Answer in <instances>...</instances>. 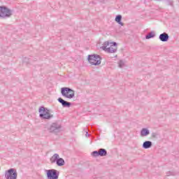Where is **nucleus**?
Here are the masks:
<instances>
[{
	"instance_id": "nucleus-1",
	"label": "nucleus",
	"mask_w": 179,
	"mask_h": 179,
	"mask_svg": "<svg viewBox=\"0 0 179 179\" xmlns=\"http://www.w3.org/2000/svg\"><path fill=\"white\" fill-rule=\"evenodd\" d=\"M38 111L39 117L41 120H51V118L54 117V115L50 113V110L44 106H41Z\"/></svg>"
},
{
	"instance_id": "nucleus-2",
	"label": "nucleus",
	"mask_w": 179,
	"mask_h": 179,
	"mask_svg": "<svg viewBox=\"0 0 179 179\" xmlns=\"http://www.w3.org/2000/svg\"><path fill=\"white\" fill-rule=\"evenodd\" d=\"M13 15V10L12 9L5 6H0V17L1 19H8Z\"/></svg>"
},
{
	"instance_id": "nucleus-3",
	"label": "nucleus",
	"mask_w": 179,
	"mask_h": 179,
	"mask_svg": "<svg viewBox=\"0 0 179 179\" xmlns=\"http://www.w3.org/2000/svg\"><path fill=\"white\" fill-rule=\"evenodd\" d=\"M62 96L66 99H73L75 97V90L69 87H62L61 89Z\"/></svg>"
},
{
	"instance_id": "nucleus-4",
	"label": "nucleus",
	"mask_w": 179,
	"mask_h": 179,
	"mask_svg": "<svg viewBox=\"0 0 179 179\" xmlns=\"http://www.w3.org/2000/svg\"><path fill=\"white\" fill-rule=\"evenodd\" d=\"M88 62L91 65H100L101 64V57L99 55H90L88 56Z\"/></svg>"
},
{
	"instance_id": "nucleus-5",
	"label": "nucleus",
	"mask_w": 179,
	"mask_h": 179,
	"mask_svg": "<svg viewBox=\"0 0 179 179\" xmlns=\"http://www.w3.org/2000/svg\"><path fill=\"white\" fill-rule=\"evenodd\" d=\"M4 177L6 179H17V171L15 169L11 168L6 171Z\"/></svg>"
},
{
	"instance_id": "nucleus-6",
	"label": "nucleus",
	"mask_w": 179,
	"mask_h": 179,
	"mask_svg": "<svg viewBox=\"0 0 179 179\" xmlns=\"http://www.w3.org/2000/svg\"><path fill=\"white\" fill-rule=\"evenodd\" d=\"M46 173L47 179H58L59 172L56 169H49L45 171Z\"/></svg>"
},
{
	"instance_id": "nucleus-7",
	"label": "nucleus",
	"mask_w": 179,
	"mask_h": 179,
	"mask_svg": "<svg viewBox=\"0 0 179 179\" xmlns=\"http://www.w3.org/2000/svg\"><path fill=\"white\" fill-rule=\"evenodd\" d=\"M61 128H62V127L60 124L52 123L48 130L52 134H58V132H61Z\"/></svg>"
},
{
	"instance_id": "nucleus-8",
	"label": "nucleus",
	"mask_w": 179,
	"mask_h": 179,
	"mask_svg": "<svg viewBox=\"0 0 179 179\" xmlns=\"http://www.w3.org/2000/svg\"><path fill=\"white\" fill-rule=\"evenodd\" d=\"M112 45H117V43L115 42H108L106 41L103 43V45L101 47V50L105 51V52H108V50H110V47H113Z\"/></svg>"
},
{
	"instance_id": "nucleus-9",
	"label": "nucleus",
	"mask_w": 179,
	"mask_h": 179,
	"mask_svg": "<svg viewBox=\"0 0 179 179\" xmlns=\"http://www.w3.org/2000/svg\"><path fill=\"white\" fill-rule=\"evenodd\" d=\"M159 38L160 41H162L163 43H166L169 41V38H170V36H169V34L164 32L159 35Z\"/></svg>"
},
{
	"instance_id": "nucleus-10",
	"label": "nucleus",
	"mask_w": 179,
	"mask_h": 179,
	"mask_svg": "<svg viewBox=\"0 0 179 179\" xmlns=\"http://www.w3.org/2000/svg\"><path fill=\"white\" fill-rule=\"evenodd\" d=\"M59 103H62V107H71V102H68L65 100H64L62 98H59L58 99Z\"/></svg>"
},
{
	"instance_id": "nucleus-11",
	"label": "nucleus",
	"mask_w": 179,
	"mask_h": 179,
	"mask_svg": "<svg viewBox=\"0 0 179 179\" xmlns=\"http://www.w3.org/2000/svg\"><path fill=\"white\" fill-rule=\"evenodd\" d=\"M59 155L57 153L54 154L50 158V162L51 164H55V163H57V160L59 159Z\"/></svg>"
},
{
	"instance_id": "nucleus-12",
	"label": "nucleus",
	"mask_w": 179,
	"mask_h": 179,
	"mask_svg": "<svg viewBox=\"0 0 179 179\" xmlns=\"http://www.w3.org/2000/svg\"><path fill=\"white\" fill-rule=\"evenodd\" d=\"M150 134V131L147 128H143L140 132L141 136H148Z\"/></svg>"
},
{
	"instance_id": "nucleus-13",
	"label": "nucleus",
	"mask_w": 179,
	"mask_h": 179,
	"mask_svg": "<svg viewBox=\"0 0 179 179\" xmlns=\"http://www.w3.org/2000/svg\"><path fill=\"white\" fill-rule=\"evenodd\" d=\"M115 20L120 26H124V22H121V20H122V15H116Z\"/></svg>"
},
{
	"instance_id": "nucleus-14",
	"label": "nucleus",
	"mask_w": 179,
	"mask_h": 179,
	"mask_svg": "<svg viewBox=\"0 0 179 179\" xmlns=\"http://www.w3.org/2000/svg\"><path fill=\"white\" fill-rule=\"evenodd\" d=\"M109 54H114V52H117V43L116 45H112V46L110 48V49L108 50V52Z\"/></svg>"
},
{
	"instance_id": "nucleus-15",
	"label": "nucleus",
	"mask_w": 179,
	"mask_h": 179,
	"mask_svg": "<svg viewBox=\"0 0 179 179\" xmlns=\"http://www.w3.org/2000/svg\"><path fill=\"white\" fill-rule=\"evenodd\" d=\"M57 166L59 167H62V166H65V160L61 157L58 159L57 162H56Z\"/></svg>"
},
{
	"instance_id": "nucleus-16",
	"label": "nucleus",
	"mask_w": 179,
	"mask_h": 179,
	"mask_svg": "<svg viewBox=\"0 0 179 179\" xmlns=\"http://www.w3.org/2000/svg\"><path fill=\"white\" fill-rule=\"evenodd\" d=\"M143 149H150V148H152V141H145L143 143Z\"/></svg>"
},
{
	"instance_id": "nucleus-17",
	"label": "nucleus",
	"mask_w": 179,
	"mask_h": 179,
	"mask_svg": "<svg viewBox=\"0 0 179 179\" xmlns=\"http://www.w3.org/2000/svg\"><path fill=\"white\" fill-rule=\"evenodd\" d=\"M98 151H99V156H101V157L107 156V150L106 149L101 148Z\"/></svg>"
},
{
	"instance_id": "nucleus-18",
	"label": "nucleus",
	"mask_w": 179,
	"mask_h": 179,
	"mask_svg": "<svg viewBox=\"0 0 179 179\" xmlns=\"http://www.w3.org/2000/svg\"><path fill=\"white\" fill-rule=\"evenodd\" d=\"M155 36V31H150L145 36V38L146 40H149L150 38H153Z\"/></svg>"
},
{
	"instance_id": "nucleus-19",
	"label": "nucleus",
	"mask_w": 179,
	"mask_h": 179,
	"mask_svg": "<svg viewBox=\"0 0 179 179\" xmlns=\"http://www.w3.org/2000/svg\"><path fill=\"white\" fill-rule=\"evenodd\" d=\"M125 65V63H124V61L122 60H120L119 62H118V66L119 68H124V66Z\"/></svg>"
},
{
	"instance_id": "nucleus-20",
	"label": "nucleus",
	"mask_w": 179,
	"mask_h": 179,
	"mask_svg": "<svg viewBox=\"0 0 179 179\" xmlns=\"http://www.w3.org/2000/svg\"><path fill=\"white\" fill-rule=\"evenodd\" d=\"M92 155L94 157H98V156H100L99 154V150L92 152Z\"/></svg>"
},
{
	"instance_id": "nucleus-21",
	"label": "nucleus",
	"mask_w": 179,
	"mask_h": 179,
	"mask_svg": "<svg viewBox=\"0 0 179 179\" xmlns=\"http://www.w3.org/2000/svg\"><path fill=\"white\" fill-rule=\"evenodd\" d=\"M152 138H154L155 139L157 138V136H159V134L156 132H153L151 134Z\"/></svg>"
},
{
	"instance_id": "nucleus-22",
	"label": "nucleus",
	"mask_w": 179,
	"mask_h": 179,
	"mask_svg": "<svg viewBox=\"0 0 179 179\" xmlns=\"http://www.w3.org/2000/svg\"><path fill=\"white\" fill-rule=\"evenodd\" d=\"M166 176H168V177H170V176H176V172L169 171V172L166 173Z\"/></svg>"
},
{
	"instance_id": "nucleus-23",
	"label": "nucleus",
	"mask_w": 179,
	"mask_h": 179,
	"mask_svg": "<svg viewBox=\"0 0 179 179\" xmlns=\"http://www.w3.org/2000/svg\"><path fill=\"white\" fill-rule=\"evenodd\" d=\"M23 62H25L26 64H29V59L27 57H25L24 59H23Z\"/></svg>"
},
{
	"instance_id": "nucleus-24",
	"label": "nucleus",
	"mask_w": 179,
	"mask_h": 179,
	"mask_svg": "<svg viewBox=\"0 0 179 179\" xmlns=\"http://www.w3.org/2000/svg\"><path fill=\"white\" fill-rule=\"evenodd\" d=\"M85 136H90L89 132H86Z\"/></svg>"
},
{
	"instance_id": "nucleus-25",
	"label": "nucleus",
	"mask_w": 179,
	"mask_h": 179,
	"mask_svg": "<svg viewBox=\"0 0 179 179\" xmlns=\"http://www.w3.org/2000/svg\"><path fill=\"white\" fill-rule=\"evenodd\" d=\"M169 5H173V1H169Z\"/></svg>"
},
{
	"instance_id": "nucleus-26",
	"label": "nucleus",
	"mask_w": 179,
	"mask_h": 179,
	"mask_svg": "<svg viewBox=\"0 0 179 179\" xmlns=\"http://www.w3.org/2000/svg\"><path fill=\"white\" fill-rule=\"evenodd\" d=\"M106 0H101V2H104L106 1Z\"/></svg>"
}]
</instances>
